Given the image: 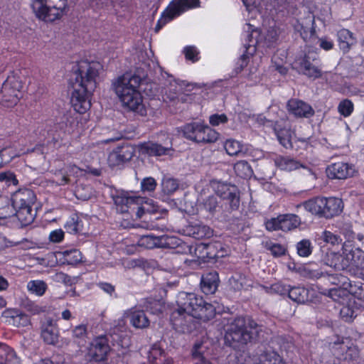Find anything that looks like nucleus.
I'll return each instance as SVG.
<instances>
[{
	"instance_id": "nucleus-1",
	"label": "nucleus",
	"mask_w": 364,
	"mask_h": 364,
	"mask_svg": "<svg viewBox=\"0 0 364 364\" xmlns=\"http://www.w3.org/2000/svg\"><path fill=\"white\" fill-rule=\"evenodd\" d=\"M100 67L99 63L87 60H80L73 67L69 82L72 88L70 103L79 114H85L91 107Z\"/></svg>"
},
{
	"instance_id": "nucleus-2",
	"label": "nucleus",
	"mask_w": 364,
	"mask_h": 364,
	"mask_svg": "<svg viewBox=\"0 0 364 364\" xmlns=\"http://www.w3.org/2000/svg\"><path fill=\"white\" fill-rule=\"evenodd\" d=\"M240 198L235 186L222 184L218 186L216 193L209 196L203 202V208L212 218L223 221L240 207Z\"/></svg>"
},
{
	"instance_id": "nucleus-3",
	"label": "nucleus",
	"mask_w": 364,
	"mask_h": 364,
	"mask_svg": "<svg viewBox=\"0 0 364 364\" xmlns=\"http://www.w3.org/2000/svg\"><path fill=\"white\" fill-rule=\"evenodd\" d=\"M262 333V327L255 321H246L243 316L231 318L225 326V342L233 348H244L257 342Z\"/></svg>"
},
{
	"instance_id": "nucleus-4",
	"label": "nucleus",
	"mask_w": 364,
	"mask_h": 364,
	"mask_svg": "<svg viewBox=\"0 0 364 364\" xmlns=\"http://www.w3.org/2000/svg\"><path fill=\"white\" fill-rule=\"evenodd\" d=\"M11 200L21 228L31 225L36 216V211L33 209L36 201L35 193L30 188H19L12 194Z\"/></svg>"
},
{
	"instance_id": "nucleus-5",
	"label": "nucleus",
	"mask_w": 364,
	"mask_h": 364,
	"mask_svg": "<svg viewBox=\"0 0 364 364\" xmlns=\"http://www.w3.org/2000/svg\"><path fill=\"white\" fill-rule=\"evenodd\" d=\"M143 78L134 74L127 82L123 77H119L116 85V92L124 107L130 110L136 111L142 106V95L139 90Z\"/></svg>"
},
{
	"instance_id": "nucleus-6",
	"label": "nucleus",
	"mask_w": 364,
	"mask_h": 364,
	"mask_svg": "<svg viewBox=\"0 0 364 364\" xmlns=\"http://www.w3.org/2000/svg\"><path fill=\"white\" fill-rule=\"evenodd\" d=\"M176 305L192 317L203 321L213 318L215 313V309L211 304L193 293L180 292L177 296Z\"/></svg>"
},
{
	"instance_id": "nucleus-7",
	"label": "nucleus",
	"mask_w": 364,
	"mask_h": 364,
	"mask_svg": "<svg viewBox=\"0 0 364 364\" xmlns=\"http://www.w3.org/2000/svg\"><path fill=\"white\" fill-rule=\"evenodd\" d=\"M269 119L264 118V126L272 127L279 144L285 149H292V132L285 125L287 117L284 110L277 106L270 107L268 110Z\"/></svg>"
},
{
	"instance_id": "nucleus-8",
	"label": "nucleus",
	"mask_w": 364,
	"mask_h": 364,
	"mask_svg": "<svg viewBox=\"0 0 364 364\" xmlns=\"http://www.w3.org/2000/svg\"><path fill=\"white\" fill-rule=\"evenodd\" d=\"M31 6L36 18L46 22H53L65 14L68 0H31Z\"/></svg>"
},
{
	"instance_id": "nucleus-9",
	"label": "nucleus",
	"mask_w": 364,
	"mask_h": 364,
	"mask_svg": "<svg viewBox=\"0 0 364 364\" xmlns=\"http://www.w3.org/2000/svg\"><path fill=\"white\" fill-rule=\"evenodd\" d=\"M23 83L20 76L13 71L3 82L0 90V104L6 107H13L22 98Z\"/></svg>"
},
{
	"instance_id": "nucleus-10",
	"label": "nucleus",
	"mask_w": 364,
	"mask_h": 364,
	"mask_svg": "<svg viewBox=\"0 0 364 364\" xmlns=\"http://www.w3.org/2000/svg\"><path fill=\"white\" fill-rule=\"evenodd\" d=\"M182 241L173 235L155 236L154 235H142L138 240V245L146 249L169 248L174 249L179 247Z\"/></svg>"
},
{
	"instance_id": "nucleus-11",
	"label": "nucleus",
	"mask_w": 364,
	"mask_h": 364,
	"mask_svg": "<svg viewBox=\"0 0 364 364\" xmlns=\"http://www.w3.org/2000/svg\"><path fill=\"white\" fill-rule=\"evenodd\" d=\"M108 338L105 336L95 338L87 348V358L92 362L105 361L110 351Z\"/></svg>"
},
{
	"instance_id": "nucleus-12",
	"label": "nucleus",
	"mask_w": 364,
	"mask_h": 364,
	"mask_svg": "<svg viewBox=\"0 0 364 364\" xmlns=\"http://www.w3.org/2000/svg\"><path fill=\"white\" fill-rule=\"evenodd\" d=\"M135 154V148L128 143L117 146L109 154L108 163L109 166L115 167L129 161Z\"/></svg>"
},
{
	"instance_id": "nucleus-13",
	"label": "nucleus",
	"mask_w": 364,
	"mask_h": 364,
	"mask_svg": "<svg viewBox=\"0 0 364 364\" xmlns=\"http://www.w3.org/2000/svg\"><path fill=\"white\" fill-rule=\"evenodd\" d=\"M200 6V0H172L166 9L165 18L172 21L183 14Z\"/></svg>"
},
{
	"instance_id": "nucleus-14",
	"label": "nucleus",
	"mask_w": 364,
	"mask_h": 364,
	"mask_svg": "<svg viewBox=\"0 0 364 364\" xmlns=\"http://www.w3.org/2000/svg\"><path fill=\"white\" fill-rule=\"evenodd\" d=\"M112 198L117 212L121 213L128 212L132 205H141L144 202V198L131 195L124 191H116Z\"/></svg>"
},
{
	"instance_id": "nucleus-15",
	"label": "nucleus",
	"mask_w": 364,
	"mask_h": 364,
	"mask_svg": "<svg viewBox=\"0 0 364 364\" xmlns=\"http://www.w3.org/2000/svg\"><path fill=\"white\" fill-rule=\"evenodd\" d=\"M301 223V218L297 215L286 213L267 219L264 225L265 228H299Z\"/></svg>"
},
{
	"instance_id": "nucleus-16",
	"label": "nucleus",
	"mask_w": 364,
	"mask_h": 364,
	"mask_svg": "<svg viewBox=\"0 0 364 364\" xmlns=\"http://www.w3.org/2000/svg\"><path fill=\"white\" fill-rule=\"evenodd\" d=\"M354 171L352 164L343 161L332 163L326 168V176L330 179H346L352 177Z\"/></svg>"
},
{
	"instance_id": "nucleus-17",
	"label": "nucleus",
	"mask_w": 364,
	"mask_h": 364,
	"mask_svg": "<svg viewBox=\"0 0 364 364\" xmlns=\"http://www.w3.org/2000/svg\"><path fill=\"white\" fill-rule=\"evenodd\" d=\"M193 321V317L178 306L172 311L170 315V321L173 328L178 331H189Z\"/></svg>"
},
{
	"instance_id": "nucleus-18",
	"label": "nucleus",
	"mask_w": 364,
	"mask_h": 364,
	"mask_svg": "<svg viewBox=\"0 0 364 364\" xmlns=\"http://www.w3.org/2000/svg\"><path fill=\"white\" fill-rule=\"evenodd\" d=\"M323 207H320V217L332 218L341 213L343 209V200L336 197L320 198Z\"/></svg>"
},
{
	"instance_id": "nucleus-19",
	"label": "nucleus",
	"mask_w": 364,
	"mask_h": 364,
	"mask_svg": "<svg viewBox=\"0 0 364 364\" xmlns=\"http://www.w3.org/2000/svg\"><path fill=\"white\" fill-rule=\"evenodd\" d=\"M287 108L289 114L296 117H311L314 112L311 105L306 102L295 98L287 101Z\"/></svg>"
},
{
	"instance_id": "nucleus-20",
	"label": "nucleus",
	"mask_w": 364,
	"mask_h": 364,
	"mask_svg": "<svg viewBox=\"0 0 364 364\" xmlns=\"http://www.w3.org/2000/svg\"><path fill=\"white\" fill-rule=\"evenodd\" d=\"M343 255L346 262L345 265L348 266L349 262L353 265L360 267L361 262L364 259V251L360 247H355L352 241L347 240L343 245Z\"/></svg>"
},
{
	"instance_id": "nucleus-21",
	"label": "nucleus",
	"mask_w": 364,
	"mask_h": 364,
	"mask_svg": "<svg viewBox=\"0 0 364 364\" xmlns=\"http://www.w3.org/2000/svg\"><path fill=\"white\" fill-rule=\"evenodd\" d=\"M2 316L7 319V322L15 327H26L31 325V320L28 315L16 309H6Z\"/></svg>"
},
{
	"instance_id": "nucleus-22",
	"label": "nucleus",
	"mask_w": 364,
	"mask_h": 364,
	"mask_svg": "<svg viewBox=\"0 0 364 364\" xmlns=\"http://www.w3.org/2000/svg\"><path fill=\"white\" fill-rule=\"evenodd\" d=\"M41 337L48 345H55L58 341V330L51 318H48L41 326Z\"/></svg>"
},
{
	"instance_id": "nucleus-23",
	"label": "nucleus",
	"mask_w": 364,
	"mask_h": 364,
	"mask_svg": "<svg viewBox=\"0 0 364 364\" xmlns=\"http://www.w3.org/2000/svg\"><path fill=\"white\" fill-rule=\"evenodd\" d=\"M219 277L215 271H212L202 275L200 279V289L205 294H214L218 287Z\"/></svg>"
},
{
	"instance_id": "nucleus-24",
	"label": "nucleus",
	"mask_w": 364,
	"mask_h": 364,
	"mask_svg": "<svg viewBox=\"0 0 364 364\" xmlns=\"http://www.w3.org/2000/svg\"><path fill=\"white\" fill-rule=\"evenodd\" d=\"M338 43L339 48L346 53L349 52L351 47L357 43L354 34L346 28H342L337 33Z\"/></svg>"
},
{
	"instance_id": "nucleus-25",
	"label": "nucleus",
	"mask_w": 364,
	"mask_h": 364,
	"mask_svg": "<svg viewBox=\"0 0 364 364\" xmlns=\"http://www.w3.org/2000/svg\"><path fill=\"white\" fill-rule=\"evenodd\" d=\"M139 151L149 156H161L167 154L168 149L161 144L146 141L139 145Z\"/></svg>"
},
{
	"instance_id": "nucleus-26",
	"label": "nucleus",
	"mask_w": 364,
	"mask_h": 364,
	"mask_svg": "<svg viewBox=\"0 0 364 364\" xmlns=\"http://www.w3.org/2000/svg\"><path fill=\"white\" fill-rule=\"evenodd\" d=\"M312 53L309 52L304 55L300 62L299 68L302 73L309 77H318V68L316 63H311V60L314 62L315 59L312 56Z\"/></svg>"
},
{
	"instance_id": "nucleus-27",
	"label": "nucleus",
	"mask_w": 364,
	"mask_h": 364,
	"mask_svg": "<svg viewBox=\"0 0 364 364\" xmlns=\"http://www.w3.org/2000/svg\"><path fill=\"white\" fill-rule=\"evenodd\" d=\"M224 149L228 155L240 157L245 156L249 150L247 146L242 144L239 141L232 139L225 141Z\"/></svg>"
},
{
	"instance_id": "nucleus-28",
	"label": "nucleus",
	"mask_w": 364,
	"mask_h": 364,
	"mask_svg": "<svg viewBox=\"0 0 364 364\" xmlns=\"http://www.w3.org/2000/svg\"><path fill=\"white\" fill-rule=\"evenodd\" d=\"M219 133L208 125L201 124L200 133L198 136V144H211L215 143L219 138Z\"/></svg>"
},
{
	"instance_id": "nucleus-29",
	"label": "nucleus",
	"mask_w": 364,
	"mask_h": 364,
	"mask_svg": "<svg viewBox=\"0 0 364 364\" xmlns=\"http://www.w3.org/2000/svg\"><path fill=\"white\" fill-rule=\"evenodd\" d=\"M275 166L281 170L291 171L302 166L301 164L289 156L279 155L274 159Z\"/></svg>"
},
{
	"instance_id": "nucleus-30",
	"label": "nucleus",
	"mask_w": 364,
	"mask_h": 364,
	"mask_svg": "<svg viewBox=\"0 0 364 364\" xmlns=\"http://www.w3.org/2000/svg\"><path fill=\"white\" fill-rule=\"evenodd\" d=\"M128 317L132 325L136 328H145L149 326V320L144 311L132 309Z\"/></svg>"
},
{
	"instance_id": "nucleus-31",
	"label": "nucleus",
	"mask_w": 364,
	"mask_h": 364,
	"mask_svg": "<svg viewBox=\"0 0 364 364\" xmlns=\"http://www.w3.org/2000/svg\"><path fill=\"white\" fill-rule=\"evenodd\" d=\"M0 364H21L14 350L2 343H0Z\"/></svg>"
},
{
	"instance_id": "nucleus-32",
	"label": "nucleus",
	"mask_w": 364,
	"mask_h": 364,
	"mask_svg": "<svg viewBox=\"0 0 364 364\" xmlns=\"http://www.w3.org/2000/svg\"><path fill=\"white\" fill-rule=\"evenodd\" d=\"M311 293V291L299 287H294L289 288L288 290V296L292 301L297 303H304L305 301H313V299L309 298V294Z\"/></svg>"
},
{
	"instance_id": "nucleus-33",
	"label": "nucleus",
	"mask_w": 364,
	"mask_h": 364,
	"mask_svg": "<svg viewBox=\"0 0 364 364\" xmlns=\"http://www.w3.org/2000/svg\"><path fill=\"white\" fill-rule=\"evenodd\" d=\"M300 35L304 41H308L316 35L314 16H309L305 19V22L300 23Z\"/></svg>"
},
{
	"instance_id": "nucleus-34",
	"label": "nucleus",
	"mask_w": 364,
	"mask_h": 364,
	"mask_svg": "<svg viewBox=\"0 0 364 364\" xmlns=\"http://www.w3.org/2000/svg\"><path fill=\"white\" fill-rule=\"evenodd\" d=\"M219 244H202L198 247L202 252V255L199 256L200 258L204 261H209L210 259H215L223 256L220 255V252L216 250Z\"/></svg>"
},
{
	"instance_id": "nucleus-35",
	"label": "nucleus",
	"mask_w": 364,
	"mask_h": 364,
	"mask_svg": "<svg viewBox=\"0 0 364 364\" xmlns=\"http://www.w3.org/2000/svg\"><path fill=\"white\" fill-rule=\"evenodd\" d=\"M85 221L89 224L87 215L77 212L72 213L67 219L64 228H83Z\"/></svg>"
},
{
	"instance_id": "nucleus-36",
	"label": "nucleus",
	"mask_w": 364,
	"mask_h": 364,
	"mask_svg": "<svg viewBox=\"0 0 364 364\" xmlns=\"http://www.w3.org/2000/svg\"><path fill=\"white\" fill-rule=\"evenodd\" d=\"M202 123L199 122H191L186 124L182 127V132L183 136L191 141L196 143L198 141V138H195L194 136H198L200 133V129Z\"/></svg>"
},
{
	"instance_id": "nucleus-37",
	"label": "nucleus",
	"mask_w": 364,
	"mask_h": 364,
	"mask_svg": "<svg viewBox=\"0 0 364 364\" xmlns=\"http://www.w3.org/2000/svg\"><path fill=\"white\" fill-rule=\"evenodd\" d=\"M333 344H342L341 349L344 351L343 354L344 360L348 361H356L359 358L360 352L357 346L353 345L350 346H344L343 342L340 341L339 338L334 341Z\"/></svg>"
},
{
	"instance_id": "nucleus-38",
	"label": "nucleus",
	"mask_w": 364,
	"mask_h": 364,
	"mask_svg": "<svg viewBox=\"0 0 364 364\" xmlns=\"http://www.w3.org/2000/svg\"><path fill=\"white\" fill-rule=\"evenodd\" d=\"M58 254L63 255V263L70 265H75L81 262V253L75 249L58 252Z\"/></svg>"
},
{
	"instance_id": "nucleus-39",
	"label": "nucleus",
	"mask_w": 364,
	"mask_h": 364,
	"mask_svg": "<svg viewBox=\"0 0 364 364\" xmlns=\"http://www.w3.org/2000/svg\"><path fill=\"white\" fill-rule=\"evenodd\" d=\"M258 364H285V363L276 352L267 350L260 354Z\"/></svg>"
},
{
	"instance_id": "nucleus-40",
	"label": "nucleus",
	"mask_w": 364,
	"mask_h": 364,
	"mask_svg": "<svg viewBox=\"0 0 364 364\" xmlns=\"http://www.w3.org/2000/svg\"><path fill=\"white\" fill-rule=\"evenodd\" d=\"M28 290L38 296H43L47 289V284L43 280H31L27 284Z\"/></svg>"
},
{
	"instance_id": "nucleus-41",
	"label": "nucleus",
	"mask_w": 364,
	"mask_h": 364,
	"mask_svg": "<svg viewBox=\"0 0 364 364\" xmlns=\"http://www.w3.org/2000/svg\"><path fill=\"white\" fill-rule=\"evenodd\" d=\"M234 170L237 176L242 178H247L251 176L252 169L250 165L245 161H240L234 166Z\"/></svg>"
},
{
	"instance_id": "nucleus-42",
	"label": "nucleus",
	"mask_w": 364,
	"mask_h": 364,
	"mask_svg": "<svg viewBox=\"0 0 364 364\" xmlns=\"http://www.w3.org/2000/svg\"><path fill=\"white\" fill-rule=\"evenodd\" d=\"M229 282L231 287L236 291H240L249 285L247 284L248 279L245 275L239 273L232 276L229 279Z\"/></svg>"
},
{
	"instance_id": "nucleus-43",
	"label": "nucleus",
	"mask_w": 364,
	"mask_h": 364,
	"mask_svg": "<svg viewBox=\"0 0 364 364\" xmlns=\"http://www.w3.org/2000/svg\"><path fill=\"white\" fill-rule=\"evenodd\" d=\"M341 256L334 252H327L325 258L323 259V264L326 266L333 267L335 269L344 268L345 264H340L339 261Z\"/></svg>"
},
{
	"instance_id": "nucleus-44",
	"label": "nucleus",
	"mask_w": 364,
	"mask_h": 364,
	"mask_svg": "<svg viewBox=\"0 0 364 364\" xmlns=\"http://www.w3.org/2000/svg\"><path fill=\"white\" fill-rule=\"evenodd\" d=\"M354 111V105L349 99L342 100L338 105V112L343 117H350Z\"/></svg>"
},
{
	"instance_id": "nucleus-45",
	"label": "nucleus",
	"mask_w": 364,
	"mask_h": 364,
	"mask_svg": "<svg viewBox=\"0 0 364 364\" xmlns=\"http://www.w3.org/2000/svg\"><path fill=\"white\" fill-rule=\"evenodd\" d=\"M152 265L147 259L140 257L133 259L126 262V267L128 269L141 268L144 270H148L151 268Z\"/></svg>"
},
{
	"instance_id": "nucleus-46",
	"label": "nucleus",
	"mask_w": 364,
	"mask_h": 364,
	"mask_svg": "<svg viewBox=\"0 0 364 364\" xmlns=\"http://www.w3.org/2000/svg\"><path fill=\"white\" fill-rule=\"evenodd\" d=\"M320 294L328 296L333 301H339L340 299L346 295V291L343 289L333 287L328 290L322 289V291H320Z\"/></svg>"
},
{
	"instance_id": "nucleus-47",
	"label": "nucleus",
	"mask_w": 364,
	"mask_h": 364,
	"mask_svg": "<svg viewBox=\"0 0 364 364\" xmlns=\"http://www.w3.org/2000/svg\"><path fill=\"white\" fill-rule=\"evenodd\" d=\"M264 247L269 250L274 257H280L286 253V248L280 244L272 243L270 241L263 242Z\"/></svg>"
},
{
	"instance_id": "nucleus-48",
	"label": "nucleus",
	"mask_w": 364,
	"mask_h": 364,
	"mask_svg": "<svg viewBox=\"0 0 364 364\" xmlns=\"http://www.w3.org/2000/svg\"><path fill=\"white\" fill-rule=\"evenodd\" d=\"M87 335V327L85 324H80L72 329V338L75 342L84 341Z\"/></svg>"
},
{
	"instance_id": "nucleus-49",
	"label": "nucleus",
	"mask_w": 364,
	"mask_h": 364,
	"mask_svg": "<svg viewBox=\"0 0 364 364\" xmlns=\"http://www.w3.org/2000/svg\"><path fill=\"white\" fill-rule=\"evenodd\" d=\"M183 53L185 55V58L192 63H196L200 60V52L194 46H185Z\"/></svg>"
},
{
	"instance_id": "nucleus-50",
	"label": "nucleus",
	"mask_w": 364,
	"mask_h": 364,
	"mask_svg": "<svg viewBox=\"0 0 364 364\" xmlns=\"http://www.w3.org/2000/svg\"><path fill=\"white\" fill-rule=\"evenodd\" d=\"M157 186V183L153 177H146L141 181V191L143 193H154Z\"/></svg>"
},
{
	"instance_id": "nucleus-51",
	"label": "nucleus",
	"mask_w": 364,
	"mask_h": 364,
	"mask_svg": "<svg viewBox=\"0 0 364 364\" xmlns=\"http://www.w3.org/2000/svg\"><path fill=\"white\" fill-rule=\"evenodd\" d=\"M161 186L162 191L168 196L173 193L178 189V183L173 178H166L163 181Z\"/></svg>"
},
{
	"instance_id": "nucleus-52",
	"label": "nucleus",
	"mask_w": 364,
	"mask_h": 364,
	"mask_svg": "<svg viewBox=\"0 0 364 364\" xmlns=\"http://www.w3.org/2000/svg\"><path fill=\"white\" fill-rule=\"evenodd\" d=\"M210 229H181L179 232H183L187 235H192L193 237L196 239L200 240L205 237L208 235V237H210L211 232H210Z\"/></svg>"
},
{
	"instance_id": "nucleus-53",
	"label": "nucleus",
	"mask_w": 364,
	"mask_h": 364,
	"mask_svg": "<svg viewBox=\"0 0 364 364\" xmlns=\"http://www.w3.org/2000/svg\"><path fill=\"white\" fill-rule=\"evenodd\" d=\"M23 308L31 315H38L46 311V306H41L31 301H27L23 304Z\"/></svg>"
},
{
	"instance_id": "nucleus-54",
	"label": "nucleus",
	"mask_w": 364,
	"mask_h": 364,
	"mask_svg": "<svg viewBox=\"0 0 364 364\" xmlns=\"http://www.w3.org/2000/svg\"><path fill=\"white\" fill-rule=\"evenodd\" d=\"M298 274L307 279H314L317 277L316 269L311 268V264L300 265Z\"/></svg>"
},
{
	"instance_id": "nucleus-55",
	"label": "nucleus",
	"mask_w": 364,
	"mask_h": 364,
	"mask_svg": "<svg viewBox=\"0 0 364 364\" xmlns=\"http://www.w3.org/2000/svg\"><path fill=\"white\" fill-rule=\"evenodd\" d=\"M297 253L301 257H307L311 253V243L307 240H303L297 243Z\"/></svg>"
},
{
	"instance_id": "nucleus-56",
	"label": "nucleus",
	"mask_w": 364,
	"mask_h": 364,
	"mask_svg": "<svg viewBox=\"0 0 364 364\" xmlns=\"http://www.w3.org/2000/svg\"><path fill=\"white\" fill-rule=\"evenodd\" d=\"M18 156L16 153H14L10 149L5 148L0 150V168L4 164L10 162L13 159Z\"/></svg>"
},
{
	"instance_id": "nucleus-57",
	"label": "nucleus",
	"mask_w": 364,
	"mask_h": 364,
	"mask_svg": "<svg viewBox=\"0 0 364 364\" xmlns=\"http://www.w3.org/2000/svg\"><path fill=\"white\" fill-rule=\"evenodd\" d=\"M245 48V51L240 56L237 63V64H239L240 70H242L247 65L250 55H252L253 53L255 51V48H252L251 46L250 45L248 46H246Z\"/></svg>"
},
{
	"instance_id": "nucleus-58",
	"label": "nucleus",
	"mask_w": 364,
	"mask_h": 364,
	"mask_svg": "<svg viewBox=\"0 0 364 364\" xmlns=\"http://www.w3.org/2000/svg\"><path fill=\"white\" fill-rule=\"evenodd\" d=\"M340 316L341 318L346 321L350 322L356 317L355 310L349 305L343 306L340 310Z\"/></svg>"
},
{
	"instance_id": "nucleus-59",
	"label": "nucleus",
	"mask_w": 364,
	"mask_h": 364,
	"mask_svg": "<svg viewBox=\"0 0 364 364\" xmlns=\"http://www.w3.org/2000/svg\"><path fill=\"white\" fill-rule=\"evenodd\" d=\"M0 182H5L8 186L11 184L16 186L18 183L16 175L10 171L0 173Z\"/></svg>"
},
{
	"instance_id": "nucleus-60",
	"label": "nucleus",
	"mask_w": 364,
	"mask_h": 364,
	"mask_svg": "<svg viewBox=\"0 0 364 364\" xmlns=\"http://www.w3.org/2000/svg\"><path fill=\"white\" fill-rule=\"evenodd\" d=\"M264 41L267 44L268 47H270L272 44L277 41L278 33L274 27L269 28L264 34Z\"/></svg>"
},
{
	"instance_id": "nucleus-61",
	"label": "nucleus",
	"mask_w": 364,
	"mask_h": 364,
	"mask_svg": "<svg viewBox=\"0 0 364 364\" xmlns=\"http://www.w3.org/2000/svg\"><path fill=\"white\" fill-rule=\"evenodd\" d=\"M53 279L59 283H63L67 286H71L73 284V279L67 274L60 272H56L53 276Z\"/></svg>"
},
{
	"instance_id": "nucleus-62",
	"label": "nucleus",
	"mask_w": 364,
	"mask_h": 364,
	"mask_svg": "<svg viewBox=\"0 0 364 364\" xmlns=\"http://www.w3.org/2000/svg\"><path fill=\"white\" fill-rule=\"evenodd\" d=\"M317 197L311 198L303 203L304 208L314 215L318 214V205L317 203Z\"/></svg>"
},
{
	"instance_id": "nucleus-63",
	"label": "nucleus",
	"mask_w": 364,
	"mask_h": 364,
	"mask_svg": "<svg viewBox=\"0 0 364 364\" xmlns=\"http://www.w3.org/2000/svg\"><path fill=\"white\" fill-rule=\"evenodd\" d=\"M228 119L225 114H214L209 118V122L212 126H218L228 122Z\"/></svg>"
},
{
	"instance_id": "nucleus-64",
	"label": "nucleus",
	"mask_w": 364,
	"mask_h": 364,
	"mask_svg": "<svg viewBox=\"0 0 364 364\" xmlns=\"http://www.w3.org/2000/svg\"><path fill=\"white\" fill-rule=\"evenodd\" d=\"M64 238V232L62 229H56L49 235V240L52 242H60Z\"/></svg>"
}]
</instances>
